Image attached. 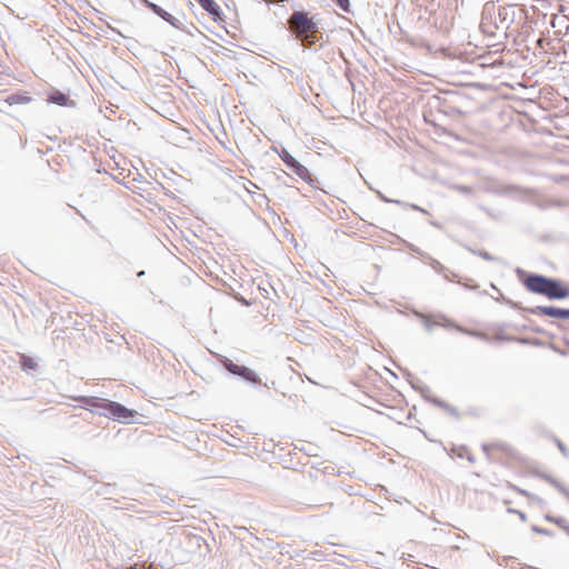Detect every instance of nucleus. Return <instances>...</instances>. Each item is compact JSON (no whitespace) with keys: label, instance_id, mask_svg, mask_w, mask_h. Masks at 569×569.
I'll use <instances>...</instances> for the list:
<instances>
[{"label":"nucleus","instance_id":"423d86ee","mask_svg":"<svg viewBox=\"0 0 569 569\" xmlns=\"http://www.w3.org/2000/svg\"><path fill=\"white\" fill-rule=\"evenodd\" d=\"M547 281L548 277L537 273H530L525 279L523 284L529 291L538 295H543L546 287L548 284Z\"/></svg>","mask_w":569,"mask_h":569},{"label":"nucleus","instance_id":"aec40b11","mask_svg":"<svg viewBox=\"0 0 569 569\" xmlns=\"http://www.w3.org/2000/svg\"><path fill=\"white\" fill-rule=\"evenodd\" d=\"M557 446H558L559 450H560L565 456H567V455H568V450H567L566 446H565L560 440H557Z\"/></svg>","mask_w":569,"mask_h":569},{"label":"nucleus","instance_id":"2eb2a0df","mask_svg":"<svg viewBox=\"0 0 569 569\" xmlns=\"http://www.w3.org/2000/svg\"><path fill=\"white\" fill-rule=\"evenodd\" d=\"M336 2L340 9H342L346 12L349 11V7H350L349 0H336Z\"/></svg>","mask_w":569,"mask_h":569},{"label":"nucleus","instance_id":"5701e85b","mask_svg":"<svg viewBox=\"0 0 569 569\" xmlns=\"http://www.w3.org/2000/svg\"><path fill=\"white\" fill-rule=\"evenodd\" d=\"M436 323H430L429 321L426 322V328L428 331H431L432 330V327L435 326Z\"/></svg>","mask_w":569,"mask_h":569},{"label":"nucleus","instance_id":"0eeeda50","mask_svg":"<svg viewBox=\"0 0 569 569\" xmlns=\"http://www.w3.org/2000/svg\"><path fill=\"white\" fill-rule=\"evenodd\" d=\"M531 313H540L543 316H548L551 318L558 319H567V309L557 308V307H546V306H537L536 308L530 309Z\"/></svg>","mask_w":569,"mask_h":569},{"label":"nucleus","instance_id":"412c9836","mask_svg":"<svg viewBox=\"0 0 569 569\" xmlns=\"http://www.w3.org/2000/svg\"><path fill=\"white\" fill-rule=\"evenodd\" d=\"M462 450L466 452L465 458H467L470 462H473L475 461L473 456L470 452H468L467 449H462Z\"/></svg>","mask_w":569,"mask_h":569},{"label":"nucleus","instance_id":"9d476101","mask_svg":"<svg viewBox=\"0 0 569 569\" xmlns=\"http://www.w3.org/2000/svg\"><path fill=\"white\" fill-rule=\"evenodd\" d=\"M67 96L62 92H54L50 96L49 101L59 106H64L67 103Z\"/></svg>","mask_w":569,"mask_h":569},{"label":"nucleus","instance_id":"4468645a","mask_svg":"<svg viewBox=\"0 0 569 569\" xmlns=\"http://www.w3.org/2000/svg\"><path fill=\"white\" fill-rule=\"evenodd\" d=\"M551 483L560 491L562 492L568 499H569V490L566 489L560 482L556 480H551Z\"/></svg>","mask_w":569,"mask_h":569},{"label":"nucleus","instance_id":"7ed1b4c3","mask_svg":"<svg viewBox=\"0 0 569 569\" xmlns=\"http://www.w3.org/2000/svg\"><path fill=\"white\" fill-rule=\"evenodd\" d=\"M279 157L281 160L286 163V166L292 170L299 178H301L307 183H312V178L309 172V170L301 164L298 160H296L295 157H292L288 150L282 148V150L279 152Z\"/></svg>","mask_w":569,"mask_h":569},{"label":"nucleus","instance_id":"ddd939ff","mask_svg":"<svg viewBox=\"0 0 569 569\" xmlns=\"http://www.w3.org/2000/svg\"><path fill=\"white\" fill-rule=\"evenodd\" d=\"M457 330H459L460 332H465L467 335H470L472 337H477V338L483 339V340H488L489 339V337L486 333H483V332L470 331V330L463 329L462 327H459V326H457Z\"/></svg>","mask_w":569,"mask_h":569},{"label":"nucleus","instance_id":"20e7f679","mask_svg":"<svg viewBox=\"0 0 569 569\" xmlns=\"http://www.w3.org/2000/svg\"><path fill=\"white\" fill-rule=\"evenodd\" d=\"M547 287L543 296L549 299L559 300L569 297V289L563 286V283L553 278H548Z\"/></svg>","mask_w":569,"mask_h":569},{"label":"nucleus","instance_id":"dca6fc26","mask_svg":"<svg viewBox=\"0 0 569 569\" xmlns=\"http://www.w3.org/2000/svg\"><path fill=\"white\" fill-rule=\"evenodd\" d=\"M378 196H379V198H380L383 202H392V203H397V204H403L400 200L389 199V198H387L385 194H382L381 192H378Z\"/></svg>","mask_w":569,"mask_h":569},{"label":"nucleus","instance_id":"bb28decb","mask_svg":"<svg viewBox=\"0 0 569 569\" xmlns=\"http://www.w3.org/2000/svg\"><path fill=\"white\" fill-rule=\"evenodd\" d=\"M563 530H565V531L567 532V535L569 536V525H568V526H567V528H565Z\"/></svg>","mask_w":569,"mask_h":569},{"label":"nucleus","instance_id":"f257e3e1","mask_svg":"<svg viewBox=\"0 0 569 569\" xmlns=\"http://www.w3.org/2000/svg\"><path fill=\"white\" fill-rule=\"evenodd\" d=\"M81 401L86 407L103 409L104 411L102 413L104 416L112 417L120 422L127 423L133 418L132 410L114 401L94 397H84L81 399Z\"/></svg>","mask_w":569,"mask_h":569},{"label":"nucleus","instance_id":"c85d7f7f","mask_svg":"<svg viewBox=\"0 0 569 569\" xmlns=\"http://www.w3.org/2000/svg\"><path fill=\"white\" fill-rule=\"evenodd\" d=\"M520 518L525 519L526 518L525 513H520Z\"/></svg>","mask_w":569,"mask_h":569},{"label":"nucleus","instance_id":"f3484780","mask_svg":"<svg viewBox=\"0 0 569 569\" xmlns=\"http://www.w3.org/2000/svg\"><path fill=\"white\" fill-rule=\"evenodd\" d=\"M378 196H379V198H380L383 202H392V203H397V204H403L400 200L389 199V198H387L385 194H382L381 192H378Z\"/></svg>","mask_w":569,"mask_h":569},{"label":"nucleus","instance_id":"4be33fe9","mask_svg":"<svg viewBox=\"0 0 569 569\" xmlns=\"http://www.w3.org/2000/svg\"><path fill=\"white\" fill-rule=\"evenodd\" d=\"M447 411H449L451 415H457V409L451 407L450 408H446Z\"/></svg>","mask_w":569,"mask_h":569},{"label":"nucleus","instance_id":"a211bd4d","mask_svg":"<svg viewBox=\"0 0 569 569\" xmlns=\"http://www.w3.org/2000/svg\"><path fill=\"white\" fill-rule=\"evenodd\" d=\"M432 402L443 409L450 408V405L446 403L445 401H442L440 399H433Z\"/></svg>","mask_w":569,"mask_h":569},{"label":"nucleus","instance_id":"b1692460","mask_svg":"<svg viewBox=\"0 0 569 569\" xmlns=\"http://www.w3.org/2000/svg\"><path fill=\"white\" fill-rule=\"evenodd\" d=\"M459 189H460L462 192H469V191H470V188H469V187H467V186L459 187Z\"/></svg>","mask_w":569,"mask_h":569},{"label":"nucleus","instance_id":"c756f323","mask_svg":"<svg viewBox=\"0 0 569 569\" xmlns=\"http://www.w3.org/2000/svg\"><path fill=\"white\" fill-rule=\"evenodd\" d=\"M567 319H569V309H567Z\"/></svg>","mask_w":569,"mask_h":569},{"label":"nucleus","instance_id":"39448f33","mask_svg":"<svg viewBox=\"0 0 569 569\" xmlns=\"http://www.w3.org/2000/svg\"><path fill=\"white\" fill-rule=\"evenodd\" d=\"M223 365L224 368L232 375L240 376L253 383H260L261 381L257 373L248 367L236 365L229 359H227Z\"/></svg>","mask_w":569,"mask_h":569},{"label":"nucleus","instance_id":"393cba45","mask_svg":"<svg viewBox=\"0 0 569 569\" xmlns=\"http://www.w3.org/2000/svg\"><path fill=\"white\" fill-rule=\"evenodd\" d=\"M411 208L415 209V210H419L421 212H426V210L421 209L420 207H418L416 204H412Z\"/></svg>","mask_w":569,"mask_h":569},{"label":"nucleus","instance_id":"f03ea898","mask_svg":"<svg viewBox=\"0 0 569 569\" xmlns=\"http://www.w3.org/2000/svg\"><path fill=\"white\" fill-rule=\"evenodd\" d=\"M290 27L299 37L316 39L318 33L317 24L308 18L306 12L296 11L289 19ZM313 42V40H311Z\"/></svg>","mask_w":569,"mask_h":569},{"label":"nucleus","instance_id":"9b49d317","mask_svg":"<svg viewBox=\"0 0 569 569\" xmlns=\"http://www.w3.org/2000/svg\"><path fill=\"white\" fill-rule=\"evenodd\" d=\"M546 520L549 521V522L556 523L561 529H565L568 526L567 520L565 518H561V517L557 518V517H552V516H547Z\"/></svg>","mask_w":569,"mask_h":569},{"label":"nucleus","instance_id":"a878e982","mask_svg":"<svg viewBox=\"0 0 569 569\" xmlns=\"http://www.w3.org/2000/svg\"><path fill=\"white\" fill-rule=\"evenodd\" d=\"M517 273H518V274H523L525 272H523L521 269H519V268H518V269H517Z\"/></svg>","mask_w":569,"mask_h":569},{"label":"nucleus","instance_id":"f8f14e48","mask_svg":"<svg viewBox=\"0 0 569 569\" xmlns=\"http://www.w3.org/2000/svg\"><path fill=\"white\" fill-rule=\"evenodd\" d=\"M469 251L471 253H473V254H477V256L481 257L482 259H485L487 261H497L498 260V258L491 256L487 251L475 250V249H471V248H469Z\"/></svg>","mask_w":569,"mask_h":569},{"label":"nucleus","instance_id":"6ab92c4d","mask_svg":"<svg viewBox=\"0 0 569 569\" xmlns=\"http://www.w3.org/2000/svg\"><path fill=\"white\" fill-rule=\"evenodd\" d=\"M533 531L540 533V535H545V536H550V531L548 529H543V528H538V527H533Z\"/></svg>","mask_w":569,"mask_h":569},{"label":"nucleus","instance_id":"1a4fd4ad","mask_svg":"<svg viewBox=\"0 0 569 569\" xmlns=\"http://www.w3.org/2000/svg\"><path fill=\"white\" fill-rule=\"evenodd\" d=\"M199 4L209 12L213 19L220 18L221 9L214 0H197Z\"/></svg>","mask_w":569,"mask_h":569},{"label":"nucleus","instance_id":"cd10ccee","mask_svg":"<svg viewBox=\"0 0 569 569\" xmlns=\"http://www.w3.org/2000/svg\"><path fill=\"white\" fill-rule=\"evenodd\" d=\"M143 274H144V271H140V272L138 273V277H143Z\"/></svg>","mask_w":569,"mask_h":569},{"label":"nucleus","instance_id":"6e6552de","mask_svg":"<svg viewBox=\"0 0 569 569\" xmlns=\"http://www.w3.org/2000/svg\"><path fill=\"white\" fill-rule=\"evenodd\" d=\"M142 3L149 8L153 13H156L158 17H160L161 19H163L164 21L169 22L171 26L173 27H177V22L178 20L172 16L170 14L169 12H167L166 10H163L161 7H159L158 4L153 3V2H150L149 0H141Z\"/></svg>","mask_w":569,"mask_h":569}]
</instances>
